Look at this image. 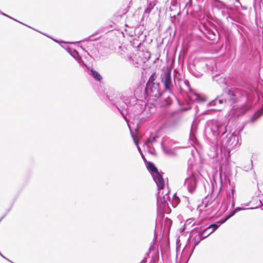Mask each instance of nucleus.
<instances>
[{"label":"nucleus","mask_w":263,"mask_h":263,"mask_svg":"<svg viewBox=\"0 0 263 263\" xmlns=\"http://www.w3.org/2000/svg\"><path fill=\"white\" fill-rule=\"evenodd\" d=\"M172 224V221L171 219L168 218V217H166L165 218L164 220V226L166 228H167L168 229H170L171 226Z\"/></svg>","instance_id":"32"},{"label":"nucleus","mask_w":263,"mask_h":263,"mask_svg":"<svg viewBox=\"0 0 263 263\" xmlns=\"http://www.w3.org/2000/svg\"><path fill=\"white\" fill-rule=\"evenodd\" d=\"M243 9H247V8H246V7H243Z\"/></svg>","instance_id":"59"},{"label":"nucleus","mask_w":263,"mask_h":263,"mask_svg":"<svg viewBox=\"0 0 263 263\" xmlns=\"http://www.w3.org/2000/svg\"><path fill=\"white\" fill-rule=\"evenodd\" d=\"M227 6L223 2L219 0H216L214 4V7L217 9L218 11L222 10Z\"/></svg>","instance_id":"23"},{"label":"nucleus","mask_w":263,"mask_h":263,"mask_svg":"<svg viewBox=\"0 0 263 263\" xmlns=\"http://www.w3.org/2000/svg\"><path fill=\"white\" fill-rule=\"evenodd\" d=\"M5 259L7 260V261H8L9 262H10V263H13V261H12L11 260H10V259H9L8 258H4Z\"/></svg>","instance_id":"50"},{"label":"nucleus","mask_w":263,"mask_h":263,"mask_svg":"<svg viewBox=\"0 0 263 263\" xmlns=\"http://www.w3.org/2000/svg\"><path fill=\"white\" fill-rule=\"evenodd\" d=\"M17 22H18L20 23V22H19V21H17ZM21 24H22V22H21Z\"/></svg>","instance_id":"61"},{"label":"nucleus","mask_w":263,"mask_h":263,"mask_svg":"<svg viewBox=\"0 0 263 263\" xmlns=\"http://www.w3.org/2000/svg\"><path fill=\"white\" fill-rule=\"evenodd\" d=\"M197 174L195 173L192 174L185 179L184 185L186 187L189 193L192 194L196 189L198 179Z\"/></svg>","instance_id":"10"},{"label":"nucleus","mask_w":263,"mask_h":263,"mask_svg":"<svg viewBox=\"0 0 263 263\" xmlns=\"http://www.w3.org/2000/svg\"><path fill=\"white\" fill-rule=\"evenodd\" d=\"M140 263H147L146 257H144Z\"/></svg>","instance_id":"48"},{"label":"nucleus","mask_w":263,"mask_h":263,"mask_svg":"<svg viewBox=\"0 0 263 263\" xmlns=\"http://www.w3.org/2000/svg\"><path fill=\"white\" fill-rule=\"evenodd\" d=\"M54 41L55 42H58V40H54Z\"/></svg>","instance_id":"58"},{"label":"nucleus","mask_w":263,"mask_h":263,"mask_svg":"<svg viewBox=\"0 0 263 263\" xmlns=\"http://www.w3.org/2000/svg\"><path fill=\"white\" fill-rule=\"evenodd\" d=\"M13 263H14V262H13Z\"/></svg>","instance_id":"63"},{"label":"nucleus","mask_w":263,"mask_h":263,"mask_svg":"<svg viewBox=\"0 0 263 263\" xmlns=\"http://www.w3.org/2000/svg\"><path fill=\"white\" fill-rule=\"evenodd\" d=\"M243 9H247V8H246V7H243Z\"/></svg>","instance_id":"60"},{"label":"nucleus","mask_w":263,"mask_h":263,"mask_svg":"<svg viewBox=\"0 0 263 263\" xmlns=\"http://www.w3.org/2000/svg\"><path fill=\"white\" fill-rule=\"evenodd\" d=\"M198 128V123L197 122L194 120L192 124L191 131H190V138L192 140H194V138H195V133L197 130Z\"/></svg>","instance_id":"21"},{"label":"nucleus","mask_w":263,"mask_h":263,"mask_svg":"<svg viewBox=\"0 0 263 263\" xmlns=\"http://www.w3.org/2000/svg\"><path fill=\"white\" fill-rule=\"evenodd\" d=\"M107 97L112 107H115L120 112L126 122L128 121V116H135L144 110L142 101L134 96L118 94L115 99H110L108 96Z\"/></svg>","instance_id":"2"},{"label":"nucleus","mask_w":263,"mask_h":263,"mask_svg":"<svg viewBox=\"0 0 263 263\" xmlns=\"http://www.w3.org/2000/svg\"><path fill=\"white\" fill-rule=\"evenodd\" d=\"M158 138V136H153L152 137H150L148 139H147L146 140V141H145V144L147 145V144H149V143H154V142L156 141V139Z\"/></svg>","instance_id":"34"},{"label":"nucleus","mask_w":263,"mask_h":263,"mask_svg":"<svg viewBox=\"0 0 263 263\" xmlns=\"http://www.w3.org/2000/svg\"><path fill=\"white\" fill-rule=\"evenodd\" d=\"M227 197L229 198V197L230 196V193H229V194H227Z\"/></svg>","instance_id":"52"},{"label":"nucleus","mask_w":263,"mask_h":263,"mask_svg":"<svg viewBox=\"0 0 263 263\" xmlns=\"http://www.w3.org/2000/svg\"><path fill=\"white\" fill-rule=\"evenodd\" d=\"M142 43V41L137 39L136 37L133 39V41L131 42L132 45L134 47L139 48V47L141 45Z\"/></svg>","instance_id":"28"},{"label":"nucleus","mask_w":263,"mask_h":263,"mask_svg":"<svg viewBox=\"0 0 263 263\" xmlns=\"http://www.w3.org/2000/svg\"><path fill=\"white\" fill-rule=\"evenodd\" d=\"M257 205H256L255 207H251L249 208H243L238 206V207H236L234 210L235 212L236 213L238 212H239L240 211L246 210L256 209H258L262 206V201L260 199L257 201Z\"/></svg>","instance_id":"22"},{"label":"nucleus","mask_w":263,"mask_h":263,"mask_svg":"<svg viewBox=\"0 0 263 263\" xmlns=\"http://www.w3.org/2000/svg\"><path fill=\"white\" fill-rule=\"evenodd\" d=\"M129 7V5H128L126 8H124L123 9L120 10L117 13V16L121 17L123 15H125L128 12Z\"/></svg>","instance_id":"27"},{"label":"nucleus","mask_w":263,"mask_h":263,"mask_svg":"<svg viewBox=\"0 0 263 263\" xmlns=\"http://www.w3.org/2000/svg\"><path fill=\"white\" fill-rule=\"evenodd\" d=\"M153 7H154V6L152 5V4L150 3L148 5V6L145 8V11H144L145 13H149L152 11Z\"/></svg>","instance_id":"39"},{"label":"nucleus","mask_w":263,"mask_h":263,"mask_svg":"<svg viewBox=\"0 0 263 263\" xmlns=\"http://www.w3.org/2000/svg\"><path fill=\"white\" fill-rule=\"evenodd\" d=\"M133 137V139H134V140L135 143V144H136V145H137V146L138 150L139 152L140 153V155H141V157L142 158V159H143V161H144V163H146L147 160H146V158H145V157H144V155H143V153H142V151H141V149L140 147L138 146L139 142H138V141H136L135 140V139H134V137Z\"/></svg>","instance_id":"31"},{"label":"nucleus","mask_w":263,"mask_h":263,"mask_svg":"<svg viewBox=\"0 0 263 263\" xmlns=\"http://www.w3.org/2000/svg\"><path fill=\"white\" fill-rule=\"evenodd\" d=\"M219 178H220V189H219V191H220L221 187H222V179H221V174L220 173V175H219Z\"/></svg>","instance_id":"44"},{"label":"nucleus","mask_w":263,"mask_h":263,"mask_svg":"<svg viewBox=\"0 0 263 263\" xmlns=\"http://www.w3.org/2000/svg\"><path fill=\"white\" fill-rule=\"evenodd\" d=\"M249 204H250V202H249L245 204V205H246V206H248V205H249Z\"/></svg>","instance_id":"53"},{"label":"nucleus","mask_w":263,"mask_h":263,"mask_svg":"<svg viewBox=\"0 0 263 263\" xmlns=\"http://www.w3.org/2000/svg\"><path fill=\"white\" fill-rule=\"evenodd\" d=\"M157 196V204L162 213V216L160 222L162 223V221L165 214H168L171 212V209L168 206L166 202V198L165 195H160V193L158 192L156 194Z\"/></svg>","instance_id":"8"},{"label":"nucleus","mask_w":263,"mask_h":263,"mask_svg":"<svg viewBox=\"0 0 263 263\" xmlns=\"http://www.w3.org/2000/svg\"><path fill=\"white\" fill-rule=\"evenodd\" d=\"M164 90L161 88L159 82L146 83L144 90V99L157 100L163 94Z\"/></svg>","instance_id":"4"},{"label":"nucleus","mask_w":263,"mask_h":263,"mask_svg":"<svg viewBox=\"0 0 263 263\" xmlns=\"http://www.w3.org/2000/svg\"><path fill=\"white\" fill-rule=\"evenodd\" d=\"M206 66L207 64L204 61L196 60L188 66V69L192 75L196 78H200L205 71Z\"/></svg>","instance_id":"6"},{"label":"nucleus","mask_w":263,"mask_h":263,"mask_svg":"<svg viewBox=\"0 0 263 263\" xmlns=\"http://www.w3.org/2000/svg\"><path fill=\"white\" fill-rule=\"evenodd\" d=\"M235 214L236 213L235 212L234 210L231 211L228 215L226 216L224 218H222V219L224 222H226L228 219L233 217Z\"/></svg>","instance_id":"35"},{"label":"nucleus","mask_w":263,"mask_h":263,"mask_svg":"<svg viewBox=\"0 0 263 263\" xmlns=\"http://www.w3.org/2000/svg\"><path fill=\"white\" fill-rule=\"evenodd\" d=\"M254 3H258L260 5V7L262 5L263 7V0H254Z\"/></svg>","instance_id":"43"},{"label":"nucleus","mask_w":263,"mask_h":263,"mask_svg":"<svg viewBox=\"0 0 263 263\" xmlns=\"http://www.w3.org/2000/svg\"><path fill=\"white\" fill-rule=\"evenodd\" d=\"M249 109V106L245 103L240 105H234L232 107V115L235 118H238L243 115Z\"/></svg>","instance_id":"11"},{"label":"nucleus","mask_w":263,"mask_h":263,"mask_svg":"<svg viewBox=\"0 0 263 263\" xmlns=\"http://www.w3.org/2000/svg\"><path fill=\"white\" fill-rule=\"evenodd\" d=\"M210 232V230H209V231H206V232H205V233L204 235H207V234H208Z\"/></svg>","instance_id":"51"},{"label":"nucleus","mask_w":263,"mask_h":263,"mask_svg":"<svg viewBox=\"0 0 263 263\" xmlns=\"http://www.w3.org/2000/svg\"><path fill=\"white\" fill-rule=\"evenodd\" d=\"M84 68V70L90 76H92L93 78L97 81L100 82L102 80V77L101 74L97 71L94 70L91 66L88 65L86 63L82 66Z\"/></svg>","instance_id":"13"},{"label":"nucleus","mask_w":263,"mask_h":263,"mask_svg":"<svg viewBox=\"0 0 263 263\" xmlns=\"http://www.w3.org/2000/svg\"><path fill=\"white\" fill-rule=\"evenodd\" d=\"M10 211V209H8L7 211V212L6 213L7 214V213H8Z\"/></svg>","instance_id":"54"},{"label":"nucleus","mask_w":263,"mask_h":263,"mask_svg":"<svg viewBox=\"0 0 263 263\" xmlns=\"http://www.w3.org/2000/svg\"><path fill=\"white\" fill-rule=\"evenodd\" d=\"M184 83L185 85L186 86V87L189 88V90L190 91L192 92L193 91L190 85V83H189V82L188 80H184Z\"/></svg>","instance_id":"41"},{"label":"nucleus","mask_w":263,"mask_h":263,"mask_svg":"<svg viewBox=\"0 0 263 263\" xmlns=\"http://www.w3.org/2000/svg\"><path fill=\"white\" fill-rule=\"evenodd\" d=\"M213 181L215 182V177H213Z\"/></svg>","instance_id":"56"},{"label":"nucleus","mask_w":263,"mask_h":263,"mask_svg":"<svg viewBox=\"0 0 263 263\" xmlns=\"http://www.w3.org/2000/svg\"><path fill=\"white\" fill-rule=\"evenodd\" d=\"M241 52L242 54L245 55L247 54L250 52L248 41L245 38L242 39Z\"/></svg>","instance_id":"19"},{"label":"nucleus","mask_w":263,"mask_h":263,"mask_svg":"<svg viewBox=\"0 0 263 263\" xmlns=\"http://www.w3.org/2000/svg\"><path fill=\"white\" fill-rule=\"evenodd\" d=\"M154 181L157 184L158 190H163L165 186V182L163 178V173L158 171L156 173L151 175Z\"/></svg>","instance_id":"12"},{"label":"nucleus","mask_w":263,"mask_h":263,"mask_svg":"<svg viewBox=\"0 0 263 263\" xmlns=\"http://www.w3.org/2000/svg\"><path fill=\"white\" fill-rule=\"evenodd\" d=\"M234 206H235V199H234V197H233V198H232L231 207H232V208H234Z\"/></svg>","instance_id":"45"},{"label":"nucleus","mask_w":263,"mask_h":263,"mask_svg":"<svg viewBox=\"0 0 263 263\" xmlns=\"http://www.w3.org/2000/svg\"><path fill=\"white\" fill-rule=\"evenodd\" d=\"M196 108H198V107H197V106H196ZM197 111H196V113H197V112H198V108H197Z\"/></svg>","instance_id":"55"},{"label":"nucleus","mask_w":263,"mask_h":263,"mask_svg":"<svg viewBox=\"0 0 263 263\" xmlns=\"http://www.w3.org/2000/svg\"><path fill=\"white\" fill-rule=\"evenodd\" d=\"M145 163L147 170L151 175L158 171L157 167L155 166L153 162L147 161L146 163Z\"/></svg>","instance_id":"20"},{"label":"nucleus","mask_w":263,"mask_h":263,"mask_svg":"<svg viewBox=\"0 0 263 263\" xmlns=\"http://www.w3.org/2000/svg\"><path fill=\"white\" fill-rule=\"evenodd\" d=\"M167 91L163 92L162 95L160 96V104L161 106H168L172 104V98L170 96H167L166 93Z\"/></svg>","instance_id":"15"},{"label":"nucleus","mask_w":263,"mask_h":263,"mask_svg":"<svg viewBox=\"0 0 263 263\" xmlns=\"http://www.w3.org/2000/svg\"><path fill=\"white\" fill-rule=\"evenodd\" d=\"M224 221L222 219L219 220V221H216L215 223H212L210 224L208 227L205 229L202 230V233H205L206 231L210 230L211 229H212L207 235L208 236L213 233L215 230H216L222 224L224 223Z\"/></svg>","instance_id":"17"},{"label":"nucleus","mask_w":263,"mask_h":263,"mask_svg":"<svg viewBox=\"0 0 263 263\" xmlns=\"http://www.w3.org/2000/svg\"><path fill=\"white\" fill-rule=\"evenodd\" d=\"M157 76L155 73H153L151 76L150 78H149L148 80L147 81V83H153V82H157L156 80Z\"/></svg>","instance_id":"37"},{"label":"nucleus","mask_w":263,"mask_h":263,"mask_svg":"<svg viewBox=\"0 0 263 263\" xmlns=\"http://www.w3.org/2000/svg\"><path fill=\"white\" fill-rule=\"evenodd\" d=\"M219 12L221 13L222 18L226 20L228 23L233 25L234 24L235 22H237V18L233 8L229 7L228 6L219 11Z\"/></svg>","instance_id":"9"},{"label":"nucleus","mask_w":263,"mask_h":263,"mask_svg":"<svg viewBox=\"0 0 263 263\" xmlns=\"http://www.w3.org/2000/svg\"><path fill=\"white\" fill-rule=\"evenodd\" d=\"M180 202L179 198L176 196V194L173 195V200L172 201V204L173 208H175Z\"/></svg>","instance_id":"26"},{"label":"nucleus","mask_w":263,"mask_h":263,"mask_svg":"<svg viewBox=\"0 0 263 263\" xmlns=\"http://www.w3.org/2000/svg\"><path fill=\"white\" fill-rule=\"evenodd\" d=\"M262 210H263V209Z\"/></svg>","instance_id":"62"},{"label":"nucleus","mask_w":263,"mask_h":263,"mask_svg":"<svg viewBox=\"0 0 263 263\" xmlns=\"http://www.w3.org/2000/svg\"><path fill=\"white\" fill-rule=\"evenodd\" d=\"M253 169V161L251 160L250 164H249L248 165H245L243 167V170L246 172H248L250 170Z\"/></svg>","instance_id":"36"},{"label":"nucleus","mask_w":263,"mask_h":263,"mask_svg":"<svg viewBox=\"0 0 263 263\" xmlns=\"http://www.w3.org/2000/svg\"><path fill=\"white\" fill-rule=\"evenodd\" d=\"M161 148L164 152V153L167 155H172L173 154V151L171 149L167 148L164 145V143L163 141L161 143Z\"/></svg>","instance_id":"30"},{"label":"nucleus","mask_w":263,"mask_h":263,"mask_svg":"<svg viewBox=\"0 0 263 263\" xmlns=\"http://www.w3.org/2000/svg\"><path fill=\"white\" fill-rule=\"evenodd\" d=\"M219 109H216V108H212V109H209L207 110H205L203 111L202 112H201V115H210L212 114L213 112L217 111L218 110H220Z\"/></svg>","instance_id":"29"},{"label":"nucleus","mask_w":263,"mask_h":263,"mask_svg":"<svg viewBox=\"0 0 263 263\" xmlns=\"http://www.w3.org/2000/svg\"><path fill=\"white\" fill-rule=\"evenodd\" d=\"M214 81L217 82L219 85L224 84L228 87L223 89L221 95L224 105L234 104L238 102L241 98L245 97L247 101H250L254 98L257 93L255 87L247 83H242L239 85L240 88H230L229 78L220 77L216 74L213 77Z\"/></svg>","instance_id":"1"},{"label":"nucleus","mask_w":263,"mask_h":263,"mask_svg":"<svg viewBox=\"0 0 263 263\" xmlns=\"http://www.w3.org/2000/svg\"><path fill=\"white\" fill-rule=\"evenodd\" d=\"M66 50L78 62L80 66L82 67L85 65V63L82 60L79 52L76 49L67 47Z\"/></svg>","instance_id":"14"},{"label":"nucleus","mask_w":263,"mask_h":263,"mask_svg":"<svg viewBox=\"0 0 263 263\" xmlns=\"http://www.w3.org/2000/svg\"><path fill=\"white\" fill-rule=\"evenodd\" d=\"M205 130L206 132L210 130L214 137H219L221 147L227 149L228 151L234 147H238L240 145L238 136L234 133H227V126L220 122H212L211 125H209L206 127Z\"/></svg>","instance_id":"3"},{"label":"nucleus","mask_w":263,"mask_h":263,"mask_svg":"<svg viewBox=\"0 0 263 263\" xmlns=\"http://www.w3.org/2000/svg\"><path fill=\"white\" fill-rule=\"evenodd\" d=\"M0 14H2V15H4V16H6V17H8V18H11V19H12V20H14V21H17V20H15V18H13V17H11L10 16H9V15H7V14H6V13H4V12H2V11H0Z\"/></svg>","instance_id":"42"},{"label":"nucleus","mask_w":263,"mask_h":263,"mask_svg":"<svg viewBox=\"0 0 263 263\" xmlns=\"http://www.w3.org/2000/svg\"><path fill=\"white\" fill-rule=\"evenodd\" d=\"M208 199V197H205V201L204 202H205V205L204 206L205 207H207L209 205H210L212 202H213L215 200V198H214L212 201H210L209 200H208L207 201H206V200Z\"/></svg>","instance_id":"40"},{"label":"nucleus","mask_w":263,"mask_h":263,"mask_svg":"<svg viewBox=\"0 0 263 263\" xmlns=\"http://www.w3.org/2000/svg\"><path fill=\"white\" fill-rule=\"evenodd\" d=\"M199 30L208 40L215 42L219 39V33L214 24H204L199 27Z\"/></svg>","instance_id":"5"},{"label":"nucleus","mask_w":263,"mask_h":263,"mask_svg":"<svg viewBox=\"0 0 263 263\" xmlns=\"http://www.w3.org/2000/svg\"><path fill=\"white\" fill-rule=\"evenodd\" d=\"M157 235H156V232L155 231L154 237V239H153V241L155 242V241L157 240Z\"/></svg>","instance_id":"47"},{"label":"nucleus","mask_w":263,"mask_h":263,"mask_svg":"<svg viewBox=\"0 0 263 263\" xmlns=\"http://www.w3.org/2000/svg\"><path fill=\"white\" fill-rule=\"evenodd\" d=\"M161 82L163 83L165 91L171 93L173 87L172 79V70L170 68L163 70L160 76Z\"/></svg>","instance_id":"7"},{"label":"nucleus","mask_w":263,"mask_h":263,"mask_svg":"<svg viewBox=\"0 0 263 263\" xmlns=\"http://www.w3.org/2000/svg\"><path fill=\"white\" fill-rule=\"evenodd\" d=\"M205 233H202V230L198 232V234L196 235L193 238L194 242V246L193 247L192 251L191 253L190 256L193 253L195 247L200 243V242L204 238H206L208 235H204Z\"/></svg>","instance_id":"16"},{"label":"nucleus","mask_w":263,"mask_h":263,"mask_svg":"<svg viewBox=\"0 0 263 263\" xmlns=\"http://www.w3.org/2000/svg\"><path fill=\"white\" fill-rule=\"evenodd\" d=\"M212 186L213 187L214 186V182H212Z\"/></svg>","instance_id":"57"},{"label":"nucleus","mask_w":263,"mask_h":263,"mask_svg":"<svg viewBox=\"0 0 263 263\" xmlns=\"http://www.w3.org/2000/svg\"><path fill=\"white\" fill-rule=\"evenodd\" d=\"M194 98L193 99V101H197L199 103L205 102L206 98L204 96H201L198 93H194Z\"/></svg>","instance_id":"24"},{"label":"nucleus","mask_w":263,"mask_h":263,"mask_svg":"<svg viewBox=\"0 0 263 263\" xmlns=\"http://www.w3.org/2000/svg\"><path fill=\"white\" fill-rule=\"evenodd\" d=\"M223 100L222 99L221 96L217 97L214 100L211 101L207 104V107H217L216 108H220L223 105Z\"/></svg>","instance_id":"18"},{"label":"nucleus","mask_w":263,"mask_h":263,"mask_svg":"<svg viewBox=\"0 0 263 263\" xmlns=\"http://www.w3.org/2000/svg\"><path fill=\"white\" fill-rule=\"evenodd\" d=\"M231 194H232V198H233L234 197V193H235V189L232 187V189H231Z\"/></svg>","instance_id":"46"},{"label":"nucleus","mask_w":263,"mask_h":263,"mask_svg":"<svg viewBox=\"0 0 263 263\" xmlns=\"http://www.w3.org/2000/svg\"><path fill=\"white\" fill-rule=\"evenodd\" d=\"M96 33H94V34H92V35L89 36L88 37H86L84 39H83V40H81L80 42H84V41H96L97 40V39H99V37H96L95 39H92V36L96 34Z\"/></svg>","instance_id":"38"},{"label":"nucleus","mask_w":263,"mask_h":263,"mask_svg":"<svg viewBox=\"0 0 263 263\" xmlns=\"http://www.w3.org/2000/svg\"><path fill=\"white\" fill-rule=\"evenodd\" d=\"M182 111H187L192 108V104L187 103L181 107Z\"/></svg>","instance_id":"33"},{"label":"nucleus","mask_w":263,"mask_h":263,"mask_svg":"<svg viewBox=\"0 0 263 263\" xmlns=\"http://www.w3.org/2000/svg\"><path fill=\"white\" fill-rule=\"evenodd\" d=\"M262 112H261L260 110H258L255 113H254V115L252 116V117L250 119V121L252 122L255 121L262 115Z\"/></svg>","instance_id":"25"},{"label":"nucleus","mask_w":263,"mask_h":263,"mask_svg":"<svg viewBox=\"0 0 263 263\" xmlns=\"http://www.w3.org/2000/svg\"><path fill=\"white\" fill-rule=\"evenodd\" d=\"M7 215V213H6L5 214H4L3 216H2V217H1V218L0 219V221L6 216Z\"/></svg>","instance_id":"49"}]
</instances>
